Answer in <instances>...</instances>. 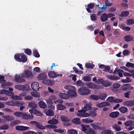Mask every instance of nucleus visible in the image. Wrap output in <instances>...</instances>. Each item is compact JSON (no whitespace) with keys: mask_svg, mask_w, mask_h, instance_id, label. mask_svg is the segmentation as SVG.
I'll return each instance as SVG.
<instances>
[{"mask_svg":"<svg viewBox=\"0 0 134 134\" xmlns=\"http://www.w3.org/2000/svg\"><path fill=\"white\" fill-rule=\"evenodd\" d=\"M23 113L21 112L16 111L14 113V115L17 117H21L22 118V117L23 116Z\"/></svg>","mask_w":134,"mask_h":134,"instance_id":"nucleus-37","label":"nucleus"},{"mask_svg":"<svg viewBox=\"0 0 134 134\" xmlns=\"http://www.w3.org/2000/svg\"><path fill=\"white\" fill-rule=\"evenodd\" d=\"M114 16V14L112 13H108L107 14L104 13L101 16L100 19L102 22L107 21L108 18H110Z\"/></svg>","mask_w":134,"mask_h":134,"instance_id":"nucleus-3","label":"nucleus"},{"mask_svg":"<svg viewBox=\"0 0 134 134\" xmlns=\"http://www.w3.org/2000/svg\"><path fill=\"white\" fill-rule=\"evenodd\" d=\"M25 104L24 103L21 101H16L14 102V106L20 107L23 105Z\"/></svg>","mask_w":134,"mask_h":134,"instance_id":"nucleus-39","label":"nucleus"},{"mask_svg":"<svg viewBox=\"0 0 134 134\" xmlns=\"http://www.w3.org/2000/svg\"><path fill=\"white\" fill-rule=\"evenodd\" d=\"M78 91L81 95H87L91 92L90 90L86 87H82L79 89Z\"/></svg>","mask_w":134,"mask_h":134,"instance_id":"nucleus-4","label":"nucleus"},{"mask_svg":"<svg viewBox=\"0 0 134 134\" xmlns=\"http://www.w3.org/2000/svg\"><path fill=\"white\" fill-rule=\"evenodd\" d=\"M53 131L56 132L63 133L64 132V130L61 129H54Z\"/></svg>","mask_w":134,"mask_h":134,"instance_id":"nucleus-56","label":"nucleus"},{"mask_svg":"<svg viewBox=\"0 0 134 134\" xmlns=\"http://www.w3.org/2000/svg\"><path fill=\"white\" fill-rule=\"evenodd\" d=\"M64 88L68 91L72 90V89L76 90V88L74 86L70 85H66L64 87Z\"/></svg>","mask_w":134,"mask_h":134,"instance_id":"nucleus-33","label":"nucleus"},{"mask_svg":"<svg viewBox=\"0 0 134 134\" xmlns=\"http://www.w3.org/2000/svg\"><path fill=\"white\" fill-rule=\"evenodd\" d=\"M0 93L5 94L9 96H12L14 94L13 92H9L8 90L4 89L0 90Z\"/></svg>","mask_w":134,"mask_h":134,"instance_id":"nucleus-16","label":"nucleus"},{"mask_svg":"<svg viewBox=\"0 0 134 134\" xmlns=\"http://www.w3.org/2000/svg\"><path fill=\"white\" fill-rule=\"evenodd\" d=\"M133 122L132 121H128L126 122L124 124L126 126H131L133 123Z\"/></svg>","mask_w":134,"mask_h":134,"instance_id":"nucleus-55","label":"nucleus"},{"mask_svg":"<svg viewBox=\"0 0 134 134\" xmlns=\"http://www.w3.org/2000/svg\"><path fill=\"white\" fill-rule=\"evenodd\" d=\"M112 128L117 131H120L121 130L120 127L117 124H115L112 126Z\"/></svg>","mask_w":134,"mask_h":134,"instance_id":"nucleus-43","label":"nucleus"},{"mask_svg":"<svg viewBox=\"0 0 134 134\" xmlns=\"http://www.w3.org/2000/svg\"><path fill=\"white\" fill-rule=\"evenodd\" d=\"M14 87L15 88L21 91H27L30 88L29 86L27 85L25 86L20 85H17L15 86Z\"/></svg>","mask_w":134,"mask_h":134,"instance_id":"nucleus-6","label":"nucleus"},{"mask_svg":"<svg viewBox=\"0 0 134 134\" xmlns=\"http://www.w3.org/2000/svg\"><path fill=\"white\" fill-rule=\"evenodd\" d=\"M112 84V83L108 81L107 80L104 81H103L102 85L105 87H109Z\"/></svg>","mask_w":134,"mask_h":134,"instance_id":"nucleus-32","label":"nucleus"},{"mask_svg":"<svg viewBox=\"0 0 134 134\" xmlns=\"http://www.w3.org/2000/svg\"><path fill=\"white\" fill-rule=\"evenodd\" d=\"M48 75L49 77L51 78H54L57 77H62V74H58L54 71H51L49 72Z\"/></svg>","mask_w":134,"mask_h":134,"instance_id":"nucleus-8","label":"nucleus"},{"mask_svg":"<svg viewBox=\"0 0 134 134\" xmlns=\"http://www.w3.org/2000/svg\"><path fill=\"white\" fill-rule=\"evenodd\" d=\"M86 67L87 68H92L94 67V65L90 63H87L85 65Z\"/></svg>","mask_w":134,"mask_h":134,"instance_id":"nucleus-58","label":"nucleus"},{"mask_svg":"<svg viewBox=\"0 0 134 134\" xmlns=\"http://www.w3.org/2000/svg\"><path fill=\"white\" fill-rule=\"evenodd\" d=\"M61 118L62 121L64 122H68L69 120L68 117L63 115L61 116Z\"/></svg>","mask_w":134,"mask_h":134,"instance_id":"nucleus-51","label":"nucleus"},{"mask_svg":"<svg viewBox=\"0 0 134 134\" xmlns=\"http://www.w3.org/2000/svg\"><path fill=\"white\" fill-rule=\"evenodd\" d=\"M35 126L38 128L40 129L44 130L45 129V127H44V126L41 125L37 122Z\"/></svg>","mask_w":134,"mask_h":134,"instance_id":"nucleus-46","label":"nucleus"},{"mask_svg":"<svg viewBox=\"0 0 134 134\" xmlns=\"http://www.w3.org/2000/svg\"><path fill=\"white\" fill-rule=\"evenodd\" d=\"M31 87L34 91H37L40 88L39 84L37 82H34L32 83Z\"/></svg>","mask_w":134,"mask_h":134,"instance_id":"nucleus-13","label":"nucleus"},{"mask_svg":"<svg viewBox=\"0 0 134 134\" xmlns=\"http://www.w3.org/2000/svg\"><path fill=\"white\" fill-rule=\"evenodd\" d=\"M133 88V87L129 84H124L121 87V89L123 91L130 90Z\"/></svg>","mask_w":134,"mask_h":134,"instance_id":"nucleus-10","label":"nucleus"},{"mask_svg":"<svg viewBox=\"0 0 134 134\" xmlns=\"http://www.w3.org/2000/svg\"><path fill=\"white\" fill-rule=\"evenodd\" d=\"M42 82L43 83L48 84L51 85H53L55 83V81L53 80H46L43 81Z\"/></svg>","mask_w":134,"mask_h":134,"instance_id":"nucleus-29","label":"nucleus"},{"mask_svg":"<svg viewBox=\"0 0 134 134\" xmlns=\"http://www.w3.org/2000/svg\"><path fill=\"white\" fill-rule=\"evenodd\" d=\"M35 126L38 128L40 129L44 130L45 129V127H44V126L41 125L37 122Z\"/></svg>","mask_w":134,"mask_h":134,"instance_id":"nucleus-47","label":"nucleus"},{"mask_svg":"<svg viewBox=\"0 0 134 134\" xmlns=\"http://www.w3.org/2000/svg\"><path fill=\"white\" fill-rule=\"evenodd\" d=\"M76 115L79 117L82 116L87 117L90 116V114L87 113H85V111L82 109L81 110H78Z\"/></svg>","mask_w":134,"mask_h":134,"instance_id":"nucleus-7","label":"nucleus"},{"mask_svg":"<svg viewBox=\"0 0 134 134\" xmlns=\"http://www.w3.org/2000/svg\"><path fill=\"white\" fill-rule=\"evenodd\" d=\"M81 126L82 131L87 134H95L96 133L94 130L89 128V125H81Z\"/></svg>","mask_w":134,"mask_h":134,"instance_id":"nucleus-2","label":"nucleus"},{"mask_svg":"<svg viewBox=\"0 0 134 134\" xmlns=\"http://www.w3.org/2000/svg\"><path fill=\"white\" fill-rule=\"evenodd\" d=\"M131 81V80L130 78L127 77L126 78V79L122 80L121 81L122 82L125 83L130 82Z\"/></svg>","mask_w":134,"mask_h":134,"instance_id":"nucleus-53","label":"nucleus"},{"mask_svg":"<svg viewBox=\"0 0 134 134\" xmlns=\"http://www.w3.org/2000/svg\"><path fill=\"white\" fill-rule=\"evenodd\" d=\"M130 53V51L128 50H125L122 52L124 56H126L128 55Z\"/></svg>","mask_w":134,"mask_h":134,"instance_id":"nucleus-64","label":"nucleus"},{"mask_svg":"<svg viewBox=\"0 0 134 134\" xmlns=\"http://www.w3.org/2000/svg\"><path fill=\"white\" fill-rule=\"evenodd\" d=\"M134 24V19H130L127 20L126 24L128 25H130Z\"/></svg>","mask_w":134,"mask_h":134,"instance_id":"nucleus-54","label":"nucleus"},{"mask_svg":"<svg viewBox=\"0 0 134 134\" xmlns=\"http://www.w3.org/2000/svg\"><path fill=\"white\" fill-rule=\"evenodd\" d=\"M40 69L38 67H36L34 68L33 73L35 74L36 72H38L40 71Z\"/></svg>","mask_w":134,"mask_h":134,"instance_id":"nucleus-63","label":"nucleus"},{"mask_svg":"<svg viewBox=\"0 0 134 134\" xmlns=\"http://www.w3.org/2000/svg\"><path fill=\"white\" fill-rule=\"evenodd\" d=\"M33 52L34 55L35 57H40L39 54L36 50L34 49Z\"/></svg>","mask_w":134,"mask_h":134,"instance_id":"nucleus-61","label":"nucleus"},{"mask_svg":"<svg viewBox=\"0 0 134 134\" xmlns=\"http://www.w3.org/2000/svg\"><path fill=\"white\" fill-rule=\"evenodd\" d=\"M106 101L110 102L118 103L122 102V100L119 99H117L115 97H110L107 99Z\"/></svg>","mask_w":134,"mask_h":134,"instance_id":"nucleus-5","label":"nucleus"},{"mask_svg":"<svg viewBox=\"0 0 134 134\" xmlns=\"http://www.w3.org/2000/svg\"><path fill=\"white\" fill-rule=\"evenodd\" d=\"M4 78L2 80L0 79V82L2 83V86L3 88H7L8 87L11 86L12 85V83L6 82L5 80H4Z\"/></svg>","mask_w":134,"mask_h":134,"instance_id":"nucleus-9","label":"nucleus"},{"mask_svg":"<svg viewBox=\"0 0 134 134\" xmlns=\"http://www.w3.org/2000/svg\"><path fill=\"white\" fill-rule=\"evenodd\" d=\"M25 53L28 55H31L32 53L31 51L28 49H26L25 51Z\"/></svg>","mask_w":134,"mask_h":134,"instance_id":"nucleus-62","label":"nucleus"},{"mask_svg":"<svg viewBox=\"0 0 134 134\" xmlns=\"http://www.w3.org/2000/svg\"><path fill=\"white\" fill-rule=\"evenodd\" d=\"M3 117L6 121H9L14 120L13 117L8 115L3 116Z\"/></svg>","mask_w":134,"mask_h":134,"instance_id":"nucleus-24","label":"nucleus"},{"mask_svg":"<svg viewBox=\"0 0 134 134\" xmlns=\"http://www.w3.org/2000/svg\"><path fill=\"white\" fill-rule=\"evenodd\" d=\"M129 12L127 11H125L122 12L120 15L121 17H126L128 15Z\"/></svg>","mask_w":134,"mask_h":134,"instance_id":"nucleus-48","label":"nucleus"},{"mask_svg":"<svg viewBox=\"0 0 134 134\" xmlns=\"http://www.w3.org/2000/svg\"><path fill=\"white\" fill-rule=\"evenodd\" d=\"M43 112L47 116H52L54 115V111L50 109H44L43 110Z\"/></svg>","mask_w":134,"mask_h":134,"instance_id":"nucleus-17","label":"nucleus"},{"mask_svg":"<svg viewBox=\"0 0 134 134\" xmlns=\"http://www.w3.org/2000/svg\"><path fill=\"white\" fill-rule=\"evenodd\" d=\"M76 90L72 89V90L68 91L67 93L71 97H75L77 96V94L76 91Z\"/></svg>","mask_w":134,"mask_h":134,"instance_id":"nucleus-15","label":"nucleus"},{"mask_svg":"<svg viewBox=\"0 0 134 134\" xmlns=\"http://www.w3.org/2000/svg\"><path fill=\"white\" fill-rule=\"evenodd\" d=\"M15 81L18 82H23L25 81V80L23 78H21L20 77L15 75Z\"/></svg>","mask_w":134,"mask_h":134,"instance_id":"nucleus-26","label":"nucleus"},{"mask_svg":"<svg viewBox=\"0 0 134 134\" xmlns=\"http://www.w3.org/2000/svg\"><path fill=\"white\" fill-rule=\"evenodd\" d=\"M133 38L130 35H128L124 37V40L126 42L130 41L132 40Z\"/></svg>","mask_w":134,"mask_h":134,"instance_id":"nucleus-42","label":"nucleus"},{"mask_svg":"<svg viewBox=\"0 0 134 134\" xmlns=\"http://www.w3.org/2000/svg\"><path fill=\"white\" fill-rule=\"evenodd\" d=\"M29 128V127H28L23 126H17L15 127V129L16 130L20 131L26 130Z\"/></svg>","mask_w":134,"mask_h":134,"instance_id":"nucleus-21","label":"nucleus"},{"mask_svg":"<svg viewBox=\"0 0 134 134\" xmlns=\"http://www.w3.org/2000/svg\"><path fill=\"white\" fill-rule=\"evenodd\" d=\"M14 58L17 61L24 63L27 60L26 56L23 53L17 54L14 55Z\"/></svg>","mask_w":134,"mask_h":134,"instance_id":"nucleus-1","label":"nucleus"},{"mask_svg":"<svg viewBox=\"0 0 134 134\" xmlns=\"http://www.w3.org/2000/svg\"><path fill=\"white\" fill-rule=\"evenodd\" d=\"M119 115V113L118 111H114L110 113L109 116L110 117L112 118L117 117Z\"/></svg>","mask_w":134,"mask_h":134,"instance_id":"nucleus-25","label":"nucleus"},{"mask_svg":"<svg viewBox=\"0 0 134 134\" xmlns=\"http://www.w3.org/2000/svg\"><path fill=\"white\" fill-rule=\"evenodd\" d=\"M91 108V105L90 104H86L84 105V107L82 108V109L85 112L90 110Z\"/></svg>","mask_w":134,"mask_h":134,"instance_id":"nucleus-30","label":"nucleus"},{"mask_svg":"<svg viewBox=\"0 0 134 134\" xmlns=\"http://www.w3.org/2000/svg\"><path fill=\"white\" fill-rule=\"evenodd\" d=\"M82 122L86 124H90L93 122V120L90 118H85L82 119Z\"/></svg>","mask_w":134,"mask_h":134,"instance_id":"nucleus-28","label":"nucleus"},{"mask_svg":"<svg viewBox=\"0 0 134 134\" xmlns=\"http://www.w3.org/2000/svg\"><path fill=\"white\" fill-rule=\"evenodd\" d=\"M11 96L12 98L13 99L19 100H20L22 99L19 96L16 95L14 96V95Z\"/></svg>","mask_w":134,"mask_h":134,"instance_id":"nucleus-57","label":"nucleus"},{"mask_svg":"<svg viewBox=\"0 0 134 134\" xmlns=\"http://www.w3.org/2000/svg\"><path fill=\"white\" fill-rule=\"evenodd\" d=\"M121 69H123L125 70L128 71L129 72L131 73H134V70H130L126 68V67L124 66H121L120 67Z\"/></svg>","mask_w":134,"mask_h":134,"instance_id":"nucleus-49","label":"nucleus"},{"mask_svg":"<svg viewBox=\"0 0 134 134\" xmlns=\"http://www.w3.org/2000/svg\"><path fill=\"white\" fill-rule=\"evenodd\" d=\"M34 116L32 115L29 114L23 113V116L22 118L26 120H30L33 119Z\"/></svg>","mask_w":134,"mask_h":134,"instance_id":"nucleus-19","label":"nucleus"},{"mask_svg":"<svg viewBox=\"0 0 134 134\" xmlns=\"http://www.w3.org/2000/svg\"><path fill=\"white\" fill-rule=\"evenodd\" d=\"M72 122L76 124H80V119L79 118H75L73 119L72 120Z\"/></svg>","mask_w":134,"mask_h":134,"instance_id":"nucleus-45","label":"nucleus"},{"mask_svg":"<svg viewBox=\"0 0 134 134\" xmlns=\"http://www.w3.org/2000/svg\"><path fill=\"white\" fill-rule=\"evenodd\" d=\"M101 133L102 134H114L112 131L108 129L103 130Z\"/></svg>","mask_w":134,"mask_h":134,"instance_id":"nucleus-40","label":"nucleus"},{"mask_svg":"<svg viewBox=\"0 0 134 134\" xmlns=\"http://www.w3.org/2000/svg\"><path fill=\"white\" fill-rule=\"evenodd\" d=\"M38 105L39 107L42 109H45L47 107L46 104L42 101H40L38 103Z\"/></svg>","mask_w":134,"mask_h":134,"instance_id":"nucleus-27","label":"nucleus"},{"mask_svg":"<svg viewBox=\"0 0 134 134\" xmlns=\"http://www.w3.org/2000/svg\"><path fill=\"white\" fill-rule=\"evenodd\" d=\"M67 134H77V131L74 129L68 130L67 132Z\"/></svg>","mask_w":134,"mask_h":134,"instance_id":"nucleus-41","label":"nucleus"},{"mask_svg":"<svg viewBox=\"0 0 134 134\" xmlns=\"http://www.w3.org/2000/svg\"><path fill=\"white\" fill-rule=\"evenodd\" d=\"M87 86L88 87L91 89H97L99 88L98 86L91 82L87 83Z\"/></svg>","mask_w":134,"mask_h":134,"instance_id":"nucleus-14","label":"nucleus"},{"mask_svg":"<svg viewBox=\"0 0 134 134\" xmlns=\"http://www.w3.org/2000/svg\"><path fill=\"white\" fill-rule=\"evenodd\" d=\"M34 114L38 116H42L43 115V114L38 110L35 109Z\"/></svg>","mask_w":134,"mask_h":134,"instance_id":"nucleus-52","label":"nucleus"},{"mask_svg":"<svg viewBox=\"0 0 134 134\" xmlns=\"http://www.w3.org/2000/svg\"><path fill=\"white\" fill-rule=\"evenodd\" d=\"M47 78V75L44 73H42L39 75L38 76V79L40 80L45 79Z\"/></svg>","mask_w":134,"mask_h":134,"instance_id":"nucleus-31","label":"nucleus"},{"mask_svg":"<svg viewBox=\"0 0 134 134\" xmlns=\"http://www.w3.org/2000/svg\"><path fill=\"white\" fill-rule=\"evenodd\" d=\"M124 105L127 107H131L134 106V100H127L123 102Z\"/></svg>","mask_w":134,"mask_h":134,"instance_id":"nucleus-20","label":"nucleus"},{"mask_svg":"<svg viewBox=\"0 0 134 134\" xmlns=\"http://www.w3.org/2000/svg\"><path fill=\"white\" fill-rule=\"evenodd\" d=\"M90 98L94 100H98L99 99L98 96L94 94H93L91 95L90 97Z\"/></svg>","mask_w":134,"mask_h":134,"instance_id":"nucleus-50","label":"nucleus"},{"mask_svg":"<svg viewBox=\"0 0 134 134\" xmlns=\"http://www.w3.org/2000/svg\"><path fill=\"white\" fill-rule=\"evenodd\" d=\"M57 107L58 109L59 110H63L66 108L65 106L61 104L58 105Z\"/></svg>","mask_w":134,"mask_h":134,"instance_id":"nucleus-44","label":"nucleus"},{"mask_svg":"<svg viewBox=\"0 0 134 134\" xmlns=\"http://www.w3.org/2000/svg\"><path fill=\"white\" fill-rule=\"evenodd\" d=\"M82 80L85 81H90L91 80L90 77L88 76H84L82 78Z\"/></svg>","mask_w":134,"mask_h":134,"instance_id":"nucleus-59","label":"nucleus"},{"mask_svg":"<svg viewBox=\"0 0 134 134\" xmlns=\"http://www.w3.org/2000/svg\"><path fill=\"white\" fill-rule=\"evenodd\" d=\"M22 76L24 77L27 78L32 77L33 74L30 71L26 70L22 73Z\"/></svg>","mask_w":134,"mask_h":134,"instance_id":"nucleus-12","label":"nucleus"},{"mask_svg":"<svg viewBox=\"0 0 134 134\" xmlns=\"http://www.w3.org/2000/svg\"><path fill=\"white\" fill-rule=\"evenodd\" d=\"M37 106V103L34 101H31L28 103V106L32 109H36Z\"/></svg>","mask_w":134,"mask_h":134,"instance_id":"nucleus-23","label":"nucleus"},{"mask_svg":"<svg viewBox=\"0 0 134 134\" xmlns=\"http://www.w3.org/2000/svg\"><path fill=\"white\" fill-rule=\"evenodd\" d=\"M31 96L35 97H39L40 95L39 93L36 92H31Z\"/></svg>","mask_w":134,"mask_h":134,"instance_id":"nucleus-36","label":"nucleus"},{"mask_svg":"<svg viewBox=\"0 0 134 134\" xmlns=\"http://www.w3.org/2000/svg\"><path fill=\"white\" fill-rule=\"evenodd\" d=\"M58 95L60 98L64 99H68L70 97L67 94L61 92L59 93Z\"/></svg>","mask_w":134,"mask_h":134,"instance_id":"nucleus-18","label":"nucleus"},{"mask_svg":"<svg viewBox=\"0 0 134 134\" xmlns=\"http://www.w3.org/2000/svg\"><path fill=\"white\" fill-rule=\"evenodd\" d=\"M9 126L8 125L6 124H4L1 126L0 129L2 130H5L8 128Z\"/></svg>","mask_w":134,"mask_h":134,"instance_id":"nucleus-60","label":"nucleus"},{"mask_svg":"<svg viewBox=\"0 0 134 134\" xmlns=\"http://www.w3.org/2000/svg\"><path fill=\"white\" fill-rule=\"evenodd\" d=\"M99 99L100 100H103L106 98L107 97L106 94L105 93H102L100 94L98 96Z\"/></svg>","mask_w":134,"mask_h":134,"instance_id":"nucleus-38","label":"nucleus"},{"mask_svg":"<svg viewBox=\"0 0 134 134\" xmlns=\"http://www.w3.org/2000/svg\"><path fill=\"white\" fill-rule=\"evenodd\" d=\"M57 98L55 95L50 96L48 99L46 100V102L47 104H52V101L57 99Z\"/></svg>","mask_w":134,"mask_h":134,"instance_id":"nucleus-22","label":"nucleus"},{"mask_svg":"<svg viewBox=\"0 0 134 134\" xmlns=\"http://www.w3.org/2000/svg\"><path fill=\"white\" fill-rule=\"evenodd\" d=\"M58 116H55L54 117H53L52 119L48 121L47 122L49 124L56 125L58 123Z\"/></svg>","mask_w":134,"mask_h":134,"instance_id":"nucleus-11","label":"nucleus"},{"mask_svg":"<svg viewBox=\"0 0 134 134\" xmlns=\"http://www.w3.org/2000/svg\"><path fill=\"white\" fill-rule=\"evenodd\" d=\"M119 110L121 112L123 113H125L128 111L127 108L125 107H122L120 108Z\"/></svg>","mask_w":134,"mask_h":134,"instance_id":"nucleus-35","label":"nucleus"},{"mask_svg":"<svg viewBox=\"0 0 134 134\" xmlns=\"http://www.w3.org/2000/svg\"><path fill=\"white\" fill-rule=\"evenodd\" d=\"M107 77L109 79L112 80H118L120 79L118 76L110 75L107 76Z\"/></svg>","mask_w":134,"mask_h":134,"instance_id":"nucleus-34","label":"nucleus"}]
</instances>
